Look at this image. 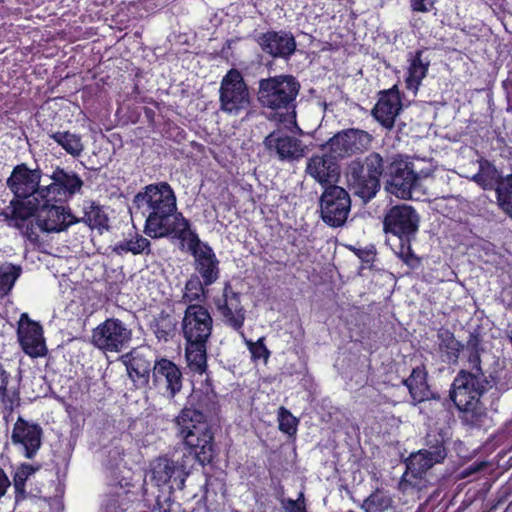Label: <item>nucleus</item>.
Segmentation results:
<instances>
[{
	"label": "nucleus",
	"mask_w": 512,
	"mask_h": 512,
	"mask_svg": "<svg viewBox=\"0 0 512 512\" xmlns=\"http://www.w3.org/2000/svg\"><path fill=\"white\" fill-rule=\"evenodd\" d=\"M134 204L146 218L144 232L149 237L179 239L191 230L189 221L177 212L175 193L166 182L146 186L134 197Z\"/></svg>",
	"instance_id": "f257e3e1"
},
{
	"label": "nucleus",
	"mask_w": 512,
	"mask_h": 512,
	"mask_svg": "<svg viewBox=\"0 0 512 512\" xmlns=\"http://www.w3.org/2000/svg\"><path fill=\"white\" fill-rule=\"evenodd\" d=\"M490 382L480 367L477 352L469 357V370H461L455 377L450 398L460 412L461 420L468 426H477L485 416L480 397L487 391Z\"/></svg>",
	"instance_id": "f03ea898"
},
{
	"label": "nucleus",
	"mask_w": 512,
	"mask_h": 512,
	"mask_svg": "<svg viewBox=\"0 0 512 512\" xmlns=\"http://www.w3.org/2000/svg\"><path fill=\"white\" fill-rule=\"evenodd\" d=\"M174 423L177 436L194 452L199 463H209L214 455V443L205 415L199 410L185 407L175 417Z\"/></svg>",
	"instance_id": "7ed1b4c3"
},
{
	"label": "nucleus",
	"mask_w": 512,
	"mask_h": 512,
	"mask_svg": "<svg viewBox=\"0 0 512 512\" xmlns=\"http://www.w3.org/2000/svg\"><path fill=\"white\" fill-rule=\"evenodd\" d=\"M395 155L383 157L378 152H371L363 160L352 161L347 168V182L355 195L367 202L380 190V177H387L390 163Z\"/></svg>",
	"instance_id": "20e7f679"
},
{
	"label": "nucleus",
	"mask_w": 512,
	"mask_h": 512,
	"mask_svg": "<svg viewBox=\"0 0 512 512\" xmlns=\"http://www.w3.org/2000/svg\"><path fill=\"white\" fill-rule=\"evenodd\" d=\"M429 176V171H417L410 157L396 154L390 163L384 188L398 199H416L419 197L421 180Z\"/></svg>",
	"instance_id": "39448f33"
},
{
	"label": "nucleus",
	"mask_w": 512,
	"mask_h": 512,
	"mask_svg": "<svg viewBox=\"0 0 512 512\" xmlns=\"http://www.w3.org/2000/svg\"><path fill=\"white\" fill-rule=\"evenodd\" d=\"M300 84L291 75H279L259 81L257 99L261 106L272 110L290 109Z\"/></svg>",
	"instance_id": "423d86ee"
},
{
	"label": "nucleus",
	"mask_w": 512,
	"mask_h": 512,
	"mask_svg": "<svg viewBox=\"0 0 512 512\" xmlns=\"http://www.w3.org/2000/svg\"><path fill=\"white\" fill-rule=\"evenodd\" d=\"M182 248L190 252L194 258V268L206 286L215 283L220 275L219 260L213 249L202 242L198 235L189 230L179 238Z\"/></svg>",
	"instance_id": "0eeeda50"
},
{
	"label": "nucleus",
	"mask_w": 512,
	"mask_h": 512,
	"mask_svg": "<svg viewBox=\"0 0 512 512\" xmlns=\"http://www.w3.org/2000/svg\"><path fill=\"white\" fill-rule=\"evenodd\" d=\"M220 109L230 115H238L248 109L250 94L241 73L231 69L223 77L219 89Z\"/></svg>",
	"instance_id": "6e6552de"
},
{
	"label": "nucleus",
	"mask_w": 512,
	"mask_h": 512,
	"mask_svg": "<svg viewBox=\"0 0 512 512\" xmlns=\"http://www.w3.org/2000/svg\"><path fill=\"white\" fill-rule=\"evenodd\" d=\"M446 456L447 451L443 444H437L411 454L407 460V471L401 482L402 489L406 490L410 485L421 490L425 486L420 483L422 476L435 464L443 462Z\"/></svg>",
	"instance_id": "1a4fd4ad"
},
{
	"label": "nucleus",
	"mask_w": 512,
	"mask_h": 512,
	"mask_svg": "<svg viewBox=\"0 0 512 512\" xmlns=\"http://www.w3.org/2000/svg\"><path fill=\"white\" fill-rule=\"evenodd\" d=\"M131 330L119 319L109 318L92 332V344L104 352H120L131 340Z\"/></svg>",
	"instance_id": "9d476101"
},
{
	"label": "nucleus",
	"mask_w": 512,
	"mask_h": 512,
	"mask_svg": "<svg viewBox=\"0 0 512 512\" xmlns=\"http://www.w3.org/2000/svg\"><path fill=\"white\" fill-rule=\"evenodd\" d=\"M350 207V196L340 186H328L320 199L322 219L332 227H339L345 223Z\"/></svg>",
	"instance_id": "9b49d317"
},
{
	"label": "nucleus",
	"mask_w": 512,
	"mask_h": 512,
	"mask_svg": "<svg viewBox=\"0 0 512 512\" xmlns=\"http://www.w3.org/2000/svg\"><path fill=\"white\" fill-rule=\"evenodd\" d=\"M51 179V184L43 186L37 192L38 199L44 201V204L66 201L78 193L83 186V181L76 173L67 172L61 168L54 170Z\"/></svg>",
	"instance_id": "f8f14e48"
},
{
	"label": "nucleus",
	"mask_w": 512,
	"mask_h": 512,
	"mask_svg": "<svg viewBox=\"0 0 512 512\" xmlns=\"http://www.w3.org/2000/svg\"><path fill=\"white\" fill-rule=\"evenodd\" d=\"M373 137L361 129H345L336 133L327 142L334 157L346 158L367 151L372 145Z\"/></svg>",
	"instance_id": "ddd939ff"
},
{
	"label": "nucleus",
	"mask_w": 512,
	"mask_h": 512,
	"mask_svg": "<svg viewBox=\"0 0 512 512\" xmlns=\"http://www.w3.org/2000/svg\"><path fill=\"white\" fill-rule=\"evenodd\" d=\"M212 326V317L204 306L200 304L187 306L181 323L186 342H208Z\"/></svg>",
	"instance_id": "4468645a"
},
{
	"label": "nucleus",
	"mask_w": 512,
	"mask_h": 512,
	"mask_svg": "<svg viewBox=\"0 0 512 512\" xmlns=\"http://www.w3.org/2000/svg\"><path fill=\"white\" fill-rule=\"evenodd\" d=\"M41 171L39 169H30L26 164L17 165L10 177L7 179V186L18 198L28 199L30 207L33 203L39 201L45 205L44 201L38 199L37 192L43 187L40 186Z\"/></svg>",
	"instance_id": "2eb2a0df"
},
{
	"label": "nucleus",
	"mask_w": 512,
	"mask_h": 512,
	"mask_svg": "<svg viewBox=\"0 0 512 512\" xmlns=\"http://www.w3.org/2000/svg\"><path fill=\"white\" fill-rule=\"evenodd\" d=\"M418 226V213L413 207L406 204L393 206L384 218V230L400 238L414 235Z\"/></svg>",
	"instance_id": "dca6fc26"
},
{
	"label": "nucleus",
	"mask_w": 512,
	"mask_h": 512,
	"mask_svg": "<svg viewBox=\"0 0 512 512\" xmlns=\"http://www.w3.org/2000/svg\"><path fill=\"white\" fill-rule=\"evenodd\" d=\"M56 203L57 202H49L45 205H41L39 201H37L30 207L31 211H39L36 224L45 232H60L71 224L79 221L69 212H66L64 207Z\"/></svg>",
	"instance_id": "f3484780"
},
{
	"label": "nucleus",
	"mask_w": 512,
	"mask_h": 512,
	"mask_svg": "<svg viewBox=\"0 0 512 512\" xmlns=\"http://www.w3.org/2000/svg\"><path fill=\"white\" fill-rule=\"evenodd\" d=\"M17 337L22 350L30 357L44 356L46 353L42 326L22 313L18 321Z\"/></svg>",
	"instance_id": "a211bd4d"
},
{
	"label": "nucleus",
	"mask_w": 512,
	"mask_h": 512,
	"mask_svg": "<svg viewBox=\"0 0 512 512\" xmlns=\"http://www.w3.org/2000/svg\"><path fill=\"white\" fill-rule=\"evenodd\" d=\"M129 378L136 387H144L148 384L153 362V353L149 347H138L121 356Z\"/></svg>",
	"instance_id": "6ab92c4d"
},
{
	"label": "nucleus",
	"mask_w": 512,
	"mask_h": 512,
	"mask_svg": "<svg viewBox=\"0 0 512 512\" xmlns=\"http://www.w3.org/2000/svg\"><path fill=\"white\" fill-rule=\"evenodd\" d=\"M11 441L26 458L31 459L41 447L42 428L18 417L12 429Z\"/></svg>",
	"instance_id": "aec40b11"
},
{
	"label": "nucleus",
	"mask_w": 512,
	"mask_h": 512,
	"mask_svg": "<svg viewBox=\"0 0 512 512\" xmlns=\"http://www.w3.org/2000/svg\"><path fill=\"white\" fill-rule=\"evenodd\" d=\"M263 144L270 153H275L280 160H299L306 154V145L294 136L275 130L265 137Z\"/></svg>",
	"instance_id": "412c9836"
},
{
	"label": "nucleus",
	"mask_w": 512,
	"mask_h": 512,
	"mask_svg": "<svg viewBox=\"0 0 512 512\" xmlns=\"http://www.w3.org/2000/svg\"><path fill=\"white\" fill-rule=\"evenodd\" d=\"M152 379L155 387L171 398L174 397L182 387L181 371L168 359H160L154 363Z\"/></svg>",
	"instance_id": "4be33fe9"
},
{
	"label": "nucleus",
	"mask_w": 512,
	"mask_h": 512,
	"mask_svg": "<svg viewBox=\"0 0 512 512\" xmlns=\"http://www.w3.org/2000/svg\"><path fill=\"white\" fill-rule=\"evenodd\" d=\"M334 156L315 155L308 159L306 173L321 185H333L337 182L340 170Z\"/></svg>",
	"instance_id": "5701e85b"
},
{
	"label": "nucleus",
	"mask_w": 512,
	"mask_h": 512,
	"mask_svg": "<svg viewBox=\"0 0 512 512\" xmlns=\"http://www.w3.org/2000/svg\"><path fill=\"white\" fill-rule=\"evenodd\" d=\"M189 471L177 467L174 460L159 457L151 463V480L158 487L168 484L171 480L178 482L179 488L184 487Z\"/></svg>",
	"instance_id": "b1692460"
},
{
	"label": "nucleus",
	"mask_w": 512,
	"mask_h": 512,
	"mask_svg": "<svg viewBox=\"0 0 512 512\" xmlns=\"http://www.w3.org/2000/svg\"><path fill=\"white\" fill-rule=\"evenodd\" d=\"M217 307L225 321L233 328L242 327L245 319L244 310L241 306L240 296L234 292L230 284H226L222 298L218 300Z\"/></svg>",
	"instance_id": "393cba45"
},
{
	"label": "nucleus",
	"mask_w": 512,
	"mask_h": 512,
	"mask_svg": "<svg viewBox=\"0 0 512 512\" xmlns=\"http://www.w3.org/2000/svg\"><path fill=\"white\" fill-rule=\"evenodd\" d=\"M259 44L274 57H288L296 49L294 37L286 32H267L259 38Z\"/></svg>",
	"instance_id": "a878e982"
},
{
	"label": "nucleus",
	"mask_w": 512,
	"mask_h": 512,
	"mask_svg": "<svg viewBox=\"0 0 512 512\" xmlns=\"http://www.w3.org/2000/svg\"><path fill=\"white\" fill-rule=\"evenodd\" d=\"M401 110V101L396 92L388 91L382 94L373 109V115L385 128H392L396 116Z\"/></svg>",
	"instance_id": "bb28decb"
},
{
	"label": "nucleus",
	"mask_w": 512,
	"mask_h": 512,
	"mask_svg": "<svg viewBox=\"0 0 512 512\" xmlns=\"http://www.w3.org/2000/svg\"><path fill=\"white\" fill-rule=\"evenodd\" d=\"M404 384L416 403L428 400L431 396V391L427 384V372L424 367L414 368L411 375L404 380Z\"/></svg>",
	"instance_id": "cd10ccee"
},
{
	"label": "nucleus",
	"mask_w": 512,
	"mask_h": 512,
	"mask_svg": "<svg viewBox=\"0 0 512 512\" xmlns=\"http://www.w3.org/2000/svg\"><path fill=\"white\" fill-rule=\"evenodd\" d=\"M429 61L422 59V51H418L411 59L405 79L406 88L416 94L422 80L426 77L429 68Z\"/></svg>",
	"instance_id": "c85d7f7f"
},
{
	"label": "nucleus",
	"mask_w": 512,
	"mask_h": 512,
	"mask_svg": "<svg viewBox=\"0 0 512 512\" xmlns=\"http://www.w3.org/2000/svg\"><path fill=\"white\" fill-rule=\"evenodd\" d=\"M185 351L189 369L203 374L207 367V342H186Z\"/></svg>",
	"instance_id": "c756f323"
},
{
	"label": "nucleus",
	"mask_w": 512,
	"mask_h": 512,
	"mask_svg": "<svg viewBox=\"0 0 512 512\" xmlns=\"http://www.w3.org/2000/svg\"><path fill=\"white\" fill-rule=\"evenodd\" d=\"M82 220L90 228L97 229L100 232L108 229L109 219L104 209L94 202H85L83 206Z\"/></svg>",
	"instance_id": "7c9ffc66"
},
{
	"label": "nucleus",
	"mask_w": 512,
	"mask_h": 512,
	"mask_svg": "<svg viewBox=\"0 0 512 512\" xmlns=\"http://www.w3.org/2000/svg\"><path fill=\"white\" fill-rule=\"evenodd\" d=\"M50 137L73 157H79L84 151V144L78 134L58 131L50 134Z\"/></svg>",
	"instance_id": "2f4dec72"
},
{
	"label": "nucleus",
	"mask_w": 512,
	"mask_h": 512,
	"mask_svg": "<svg viewBox=\"0 0 512 512\" xmlns=\"http://www.w3.org/2000/svg\"><path fill=\"white\" fill-rule=\"evenodd\" d=\"M113 251L118 255H123L126 253H132L134 255L150 252V241L136 234L134 237L130 239H124L119 241L113 247Z\"/></svg>",
	"instance_id": "473e14b6"
},
{
	"label": "nucleus",
	"mask_w": 512,
	"mask_h": 512,
	"mask_svg": "<svg viewBox=\"0 0 512 512\" xmlns=\"http://www.w3.org/2000/svg\"><path fill=\"white\" fill-rule=\"evenodd\" d=\"M204 286H206L204 281L198 275H192L185 284L181 303L188 306L204 302L206 298Z\"/></svg>",
	"instance_id": "72a5a7b5"
},
{
	"label": "nucleus",
	"mask_w": 512,
	"mask_h": 512,
	"mask_svg": "<svg viewBox=\"0 0 512 512\" xmlns=\"http://www.w3.org/2000/svg\"><path fill=\"white\" fill-rule=\"evenodd\" d=\"M392 507V498L381 491L371 494L362 504L365 512H386L392 509Z\"/></svg>",
	"instance_id": "f704fd0d"
},
{
	"label": "nucleus",
	"mask_w": 512,
	"mask_h": 512,
	"mask_svg": "<svg viewBox=\"0 0 512 512\" xmlns=\"http://www.w3.org/2000/svg\"><path fill=\"white\" fill-rule=\"evenodd\" d=\"M496 193L500 208L512 218V175L498 183Z\"/></svg>",
	"instance_id": "c9c22d12"
},
{
	"label": "nucleus",
	"mask_w": 512,
	"mask_h": 512,
	"mask_svg": "<svg viewBox=\"0 0 512 512\" xmlns=\"http://www.w3.org/2000/svg\"><path fill=\"white\" fill-rule=\"evenodd\" d=\"M20 268L7 264L0 266V297L7 295L20 276Z\"/></svg>",
	"instance_id": "e433bc0d"
},
{
	"label": "nucleus",
	"mask_w": 512,
	"mask_h": 512,
	"mask_svg": "<svg viewBox=\"0 0 512 512\" xmlns=\"http://www.w3.org/2000/svg\"><path fill=\"white\" fill-rule=\"evenodd\" d=\"M499 174L495 167L489 163L480 165V170L472 177V180L482 186L484 189L492 188L498 181Z\"/></svg>",
	"instance_id": "4c0bfd02"
},
{
	"label": "nucleus",
	"mask_w": 512,
	"mask_h": 512,
	"mask_svg": "<svg viewBox=\"0 0 512 512\" xmlns=\"http://www.w3.org/2000/svg\"><path fill=\"white\" fill-rule=\"evenodd\" d=\"M438 337L440 348L447 353L449 358H457L461 344L455 339L454 335L448 330H441Z\"/></svg>",
	"instance_id": "58836bf2"
},
{
	"label": "nucleus",
	"mask_w": 512,
	"mask_h": 512,
	"mask_svg": "<svg viewBox=\"0 0 512 512\" xmlns=\"http://www.w3.org/2000/svg\"><path fill=\"white\" fill-rule=\"evenodd\" d=\"M248 350L251 353L252 360H263L266 363L270 357V351L264 344V337L259 338L256 342L245 339Z\"/></svg>",
	"instance_id": "ea45409f"
},
{
	"label": "nucleus",
	"mask_w": 512,
	"mask_h": 512,
	"mask_svg": "<svg viewBox=\"0 0 512 512\" xmlns=\"http://www.w3.org/2000/svg\"><path fill=\"white\" fill-rule=\"evenodd\" d=\"M279 429L288 434L293 435L297 430V419L284 407H281L278 412Z\"/></svg>",
	"instance_id": "a19ab883"
},
{
	"label": "nucleus",
	"mask_w": 512,
	"mask_h": 512,
	"mask_svg": "<svg viewBox=\"0 0 512 512\" xmlns=\"http://www.w3.org/2000/svg\"><path fill=\"white\" fill-rule=\"evenodd\" d=\"M152 329L159 340H167L173 331V323L168 316H161L155 319Z\"/></svg>",
	"instance_id": "79ce46f5"
},
{
	"label": "nucleus",
	"mask_w": 512,
	"mask_h": 512,
	"mask_svg": "<svg viewBox=\"0 0 512 512\" xmlns=\"http://www.w3.org/2000/svg\"><path fill=\"white\" fill-rule=\"evenodd\" d=\"M281 512H307L304 494L301 492L297 499H282Z\"/></svg>",
	"instance_id": "37998d69"
},
{
	"label": "nucleus",
	"mask_w": 512,
	"mask_h": 512,
	"mask_svg": "<svg viewBox=\"0 0 512 512\" xmlns=\"http://www.w3.org/2000/svg\"><path fill=\"white\" fill-rule=\"evenodd\" d=\"M398 255L411 268L419 264V259L412 253L409 245H402Z\"/></svg>",
	"instance_id": "c03bdc74"
},
{
	"label": "nucleus",
	"mask_w": 512,
	"mask_h": 512,
	"mask_svg": "<svg viewBox=\"0 0 512 512\" xmlns=\"http://www.w3.org/2000/svg\"><path fill=\"white\" fill-rule=\"evenodd\" d=\"M0 395L2 398V402L6 409L12 411L15 406L19 403V398L16 393L9 394L6 388L0 389Z\"/></svg>",
	"instance_id": "a18cd8bd"
},
{
	"label": "nucleus",
	"mask_w": 512,
	"mask_h": 512,
	"mask_svg": "<svg viewBox=\"0 0 512 512\" xmlns=\"http://www.w3.org/2000/svg\"><path fill=\"white\" fill-rule=\"evenodd\" d=\"M434 0H411V7L416 12H429L433 9Z\"/></svg>",
	"instance_id": "49530a36"
},
{
	"label": "nucleus",
	"mask_w": 512,
	"mask_h": 512,
	"mask_svg": "<svg viewBox=\"0 0 512 512\" xmlns=\"http://www.w3.org/2000/svg\"><path fill=\"white\" fill-rule=\"evenodd\" d=\"M26 480L27 479L23 475H21L17 471L15 472L13 481H14V487H15L16 492L21 493V494L24 493V487H25Z\"/></svg>",
	"instance_id": "de8ad7c7"
},
{
	"label": "nucleus",
	"mask_w": 512,
	"mask_h": 512,
	"mask_svg": "<svg viewBox=\"0 0 512 512\" xmlns=\"http://www.w3.org/2000/svg\"><path fill=\"white\" fill-rule=\"evenodd\" d=\"M38 470V467H33L30 464H22L18 469L17 472L23 475L26 479L34 474Z\"/></svg>",
	"instance_id": "09e8293b"
},
{
	"label": "nucleus",
	"mask_w": 512,
	"mask_h": 512,
	"mask_svg": "<svg viewBox=\"0 0 512 512\" xmlns=\"http://www.w3.org/2000/svg\"><path fill=\"white\" fill-rule=\"evenodd\" d=\"M10 486V481L4 472L0 469V498L6 493L7 488Z\"/></svg>",
	"instance_id": "8fccbe9b"
},
{
	"label": "nucleus",
	"mask_w": 512,
	"mask_h": 512,
	"mask_svg": "<svg viewBox=\"0 0 512 512\" xmlns=\"http://www.w3.org/2000/svg\"><path fill=\"white\" fill-rule=\"evenodd\" d=\"M191 453H194L191 449H190V452L189 454H184L181 458V460H176L175 463L177 465V467H181L183 468L185 471H188V461L190 460L191 458Z\"/></svg>",
	"instance_id": "3c124183"
},
{
	"label": "nucleus",
	"mask_w": 512,
	"mask_h": 512,
	"mask_svg": "<svg viewBox=\"0 0 512 512\" xmlns=\"http://www.w3.org/2000/svg\"><path fill=\"white\" fill-rule=\"evenodd\" d=\"M12 214H13V218L11 221H14V224L15 226H19V223H18V220L20 221H24L25 218L27 217L28 214L26 213H23L20 209H17L15 208L13 211H12Z\"/></svg>",
	"instance_id": "603ef678"
}]
</instances>
